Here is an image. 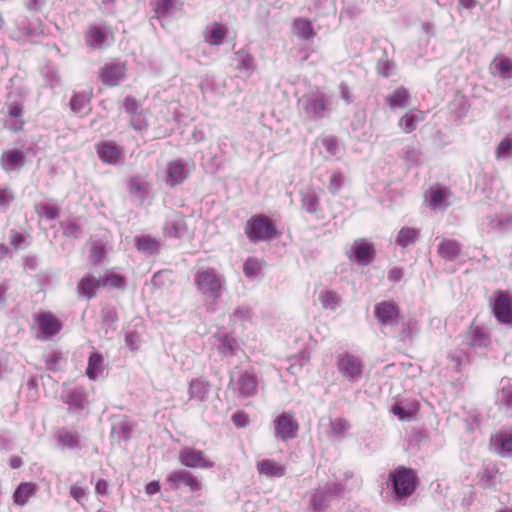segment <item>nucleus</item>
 I'll return each instance as SVG.
<instances>
[{"instance_id":"nucleus-1","label":"nucleus","mask_w":512,"mask_h":512,"mask_svg":"<svg viewBox=\"0 0 512 512\" xmlns=\"http://www.w3.org/2000/svg\"><path fill=\"white\" fill-rule=\"evenodd\" d=\"M197 292L207 300L216 301L226 289V279L214 268H200L194 275Z\"/></svg>"},{"instance_id":"nucleus-2","label":"nucleus","mask_w":512,"mask_h":512,"mask_svg":"<svg viewBox=\"0 0 512 512\" xmlns=\"http://www.w3.org/2000/svg\"><path fill=\"white\" fill-rule=\"evenodd\" d=\"M331 97L322 90L304 94L298 100V109L308 120L317 121L329 116L331 112Z\"/></svg>"},{"instance_id":"nucleus-3","label":"nucleus","mask_w":512,"mask_h":512,"mask_svg":"<svg viewBox=\"0 0 512 512\" xmlns=\"http://www.w3.org/2000/svg\"><path fill=\"white\" fill-rule=\"evenodd\" d=\"M417 482L418 477L411 468L400 466L389 473L393 498L397 501L410 497L416 489Z\"/></svg>"},{"instance_id":"nucleus-4","label":"nucleus","mask_w":512,"mask_h":512,"mask_svg":"<svg viewBox=\"0 0 512 512\" xmlns=\"http://www.w3.org/2000/svg\"><path fill=\"white\" fill-rule=\"evenodd\" d=\"M245 234L253 243L270 241L276 236L277 229L269 217L263 214H258L252 216L246 222Z\"/></svg>"},{"instance_id":"nucleus-5","label":"nucleus","mask_w":512,"mask_h":512,"mask_svg":"<svg viewBox=\"0 0 512 512\" xmlns=\"http://www.w3.org/2000/svg\"><path fill=\"white\" fill-rule=\"evenodd\" d=\"M336 482L328 483L319 486L312 494L310 500V507L313 512L324 511L329 503L335 499L344 489L343 485L339 482V477L335 476Z\"/></svg>"},{"instance_id":"nucleus-6","label":"nucleus","mask_w":512,"mask_h":512,"mask_svg":"<svg viewBox=\"0 0 512 512\" xmlns=\"http://www.w3.org/2000/svg\"><path fill=\"white\" fill-rule=\"evenodd\" d=\"M229 386L237 392L238 398H251L258 392V377L250 370L241 371L237 377L231 374Z\"/></svg>"},{"instance_id":"nucleus-7","label":"nucleus","mask_w":512,"mask_h":512,"mask_svg":"<svg viewBox=\"0 0 512 512\" xmlns=\"http://www.w3.org/2000/svg\"><path fill=\"white\" fill-rule=\"evenodd\" d=\"M337 369L339 373L350 382H357L363 371L362 361L349 353L338 355Z\"/></svg>"},{"instance_id":"nucleus-8","label":"nucleus","mask_w":512,"mask_h":512,"mask_svg":"<svg viewBox=\"0 0 512 512\" xmlns=\"http://www.w3.org/2000/svg\"><path fill=\"white\" fill-rule=\"evenodd\" d=\"M179 462L188 468L210 469L214 467V462L209 460L204 451L192 447H184L179 451Z\"/></svg>"},{"instance_id":"nucleus-9","label":"nucleus","mask_w":512,"mask_h":512,"mask_svg":"<svg viewBox=\"0 0 512 512\" xmlns=\"http://www.w3.org/2000/svg\"><path fill=\"white\" fill-rule=\"evenodd\" d=\"M400 309L392 301H381L374 307V316L383 326H395L398 323Z\"/></svg>"},{"instance_id":"nucleus-10","label":"nucleus","mask_w":512,"mask_h":512,"mask_svg":"<svg viewBox=\"0 0 512 512\" xmlns=\"http://www.w3.org/2000/svg\"><path fill=\"white\" fill-rule=\"evenodd\" d=\"M492 311L497 321L504 325H512V304L510 298L502 291L495 294Z\"/></svg>"},{"instance_id":"nucleus-11","label":"nucleus","mask_w":512,"mask_h":512,"mask_svg":"<svg viewBox=\"0 0 512 512\" xmlns=\"http://www.w3.org/2000/svg\"><path fill=\"white\" fill-rule=\"evenodd\" d=\"M298 428V423L290 413L284 412L274 420L275 436L282 440L295 438Z\"/></svg>"},{"instance_id":"nucleus-12","label":"nucleus","mask_w":512,"mask_h":512,"mask_svg":"<svg viewBox=\"0 0 512 512\" xmlns=\"http://www.w3.org/2000/svg\"><path fill=\"white\" fill-rule=\"evenodd\" d=\"M352 255L359 265L366 266L375 258L374 245L366 239H357L351 246Z\"/></svg>"},{"instance_id":"nucleus-13","label":"nucleus","mask_w":512,"mask_h":512,"mask_svg":"<svg viewBox=\"0 0 512 512\" xmlns=\"http://www.w3.org/2000/svg\"><path fill=\"white\" fill-rule=\"evenodd\" d=\"M167 482L173 489H178L181 485H186L191 491H199L202 487L199 480L192 473L184 469L170 473L167 477Z\"/></svg>"},{"instance_id":"nucleus-14","label":"nucleus","mask_w":512,"mask_h":512,"mask_svg":"<svg viewBox=\"0 0 512 512\" xmlns=\"http://www.w3.org/2000/svg\"><path fill=\"white\" fill-rule=\"evenodd\" d=\"M125 71L123 63H108L100 69L99 78L107 86H116L124 77Z\"/></svg>"},{"instance_id":"nucleus-15","label":"nucleus","mask_w":512,"mask_h":512,"mask_svg":"<svg viewBox=\"0 0 512 512\" xmlns=\"http://www.w3.org/2000/svg\"><path fill=\"white\" fill-rule=\"evenodd\" d=\"M451 191L447 187H431L427 193L428 205L432 210H445L449 205Z\"/></svg>"},{"instance_id":"nucleus-16","label":"nucleus","mask_w":512,"mask_h":512,"mask_svg":"<svg viewBox=\"0 0 512 512\" xmlns=\"http://www.w3.org/2000/svg\"><path fill=\"white\" fill-rule=\"evenodd\" d=\"M101 286V277L97 278L92 274L82 277L77 284V295L79 298L90 300L96 296Z\"/></svg>"},{"instance_id":"nucleus-17","label":"nucleus","mask_w":512,"mask_h":512,"mask_svg":"<svg viewBox=\"0 0 512 512\" xmlns=\"http://www.w3.org/2000/svg\"><path fill=\"white\" fill-rule=\"evenodd\" d=\"M490 71L494 77L503 81H511L512 59L503 55L496 56L490 64Z\"/></svg>"},{"instance_id":"nucleus-18","label":"nucleus","mask_w":512,"mask_h":512,"mask_svg":"<svg viewBox=\"0 0 512 512\" xmlns=\"http://www.w3.org/2000/svg\"><path fill=\"white\" fill-rule=\"evenodd\" d=\"M96 151L99 158L107 164L114 165L116 164L121 155V148L112 141H105L97 144Z\"/></svg>"},{"instance_id":"nucleus-19","label":"nucleus","mask_w":512,"mask_h":512,"mask_svg":"<svg viewBox=\"0 0 512 512\" xmlns=\"http://www.w3.org/2000/svg\"><path fill=\"white\" fill-rule=\"evenodd\" d=\"M188 176V171L181 159L171 161L167 165V185L173 187L181 184Z\"/></svg>"},{"instance_id":"nucleus-20","label":"nucleus","mask_w":512,"mask_h":512,"mask_svg":"<svg viewBox=\"0 0 512 512\" xmlns=\"http://www.w3.org/2000/svg\"><path fill=\"white\" fill-rule=\"evenodd\" d=\"M187 233V225L182 215L172 214L164 225V234L171 238H181Z\"/></svg>"},{"instance_id":"nucleus-21","label":"nucleus","mask_w":512,"mask_h":512,"mask_svg":"<svg viewBox=\"0 0 512 512\" xmlns=\"http://www.w3.org/2000/svg\"><path fill=\"white\" fill-rule=\"evenodd\" d=\"M235 68L245 77H250L257 68L253 56L246 50H239L234 54Z\"/></svg>"},{"instance_id":"nucleus-22","label":"nucleus","mask_w":512,"mask_h":512,"mask_svg":"<svg viewBox=\"0 0 512 512\" xmlns=\"http://www.w3.org/2000/svg\"><path fill=\"white\" fill-rule=\"evenodd\" d=\"M491 446L501 457L512 456V434L501 432L491 438Z\"/></svg>"},{"instance_id":"nucleus-23","label":"nucleus","mask_w":512,"mask_h":512,"mask_svg":"<svg viewBox=\"0 0 512 512\" xmlns=\"http://www.w3.org/2000/svg\"><path fill=\"white\" fill-rule=\"evenodd\" d=\"M39 330L45 336H53L61 330L60 321L50 312L41 313L37 318Z\"/></svg>"},{"instance_id":"nucleus-24","label":"nucleus","mask_w":512,"mask_h":512,"mask_svg":"<svg viewBox=\"0 0 512 512\" xmlns=\"http://www.w3.org/2000/svg\"><path fill=\"white\" fill-rule=\"evenodd\" d=\"M228 33L225 25L214 22L204 31V39L211 46H219L224 42Z\"/></svg>"},{"instance_id":"nucleus-25","label":"nucleus","mask_w":512,"mask_h":512,"mask_svg":"<svg viewBox=\"0 0 512 512\" xmlns=\"http://www.w3.org/2000/svg\"><path fill=\"white\" fill-rule=\"evenodd\" d=\"M7 109L10 120L6 122V127L14 132L22 130L24 126L22 104L19 102L8 103Z\"/></svg>"},{"instance_id":"nucleus-26","label":"nucleus","mask_w":512,"mask_h":512,"mask_svg":"<svg viewBox=\"0 0 512 512\" xmlns=\"http://www.w3.org/2000/svg\"><path fill=\"white\" fill-rule=\"evenodd\" d=\"M210 392V384L204 378L193 379L189 383L188 394L190 400L203 402L207 399Z\"/></svg>"},{"instance_id":"nucleus-27","label":"nucleus","mask_w":512,"mask_h":512,"mask_svg":"<svg viewBox=\"0 0 512 512\" xmlns=\"http://www.w3.org/2000/svg\"><path fill=\"white\" fill-rule=\"evenodd\" d=\"M64 403L75 410H82L87 402V396L83 387H75L62 395Z\"/></svg>"},{"instance_id":"nucleus-28","label":"nucleus","mask_w":512,"mask_h":512,"mask_svg":"<svg viewBox=\"0 0 512 512\" xmlns=\"http://www.w3.org/2000/svg\"><path fill=\"white\" fill-rule=\"evenodd\" d=\"M24 164V155L22 151H5L1 156V167L7 171H13L21 168Z\"/></svg>"},{"instance_id":"nucleus-29","label":"nucleus","mask_w":512,"mask_h":512,"mask_svg":"<svg viewBox=\"0 0 512 512\" xmlns=\"http://www.w3.org/2000/svg\"><path fill=\"white\" fill-rule=\"evenodd\" d=\"M257 471L265 477H282L285 474V468L270 459H263L257 462Z\"/></svg>"},{"instance_id":"nucleus-30","label":"nucleus","mask_w":512,"mask_h":512,"mask_svg":"<svg viewBox=\"0 0 512 512\" xmlns=\"http://www.w3.org/2000/svg\"><path fill=\"white\" fill-rule=\"evenodd\" d=\"M302 208L310 213L316 214L320 207V193L315 189H307L301 192Z\"/></svg>"},{"instance_id":"nucleus-31","label":"nucleus","mask_w":512,"mask_h":512,"mask_svg":"<svg viewBox=\"0 0 512 512\" xmlns=\"http://www.w3.org/2000/svg\"><path fill=\"white\" fill-rule=\"evenodd\" d=\"M461 252L460 244L455 240L444 239L441 241L438 247V254L441 258L453 261Z\"/></svg>"},{"instance_id":"nucleus-32","label":"nucleus","mask_w":512,"mask_h":512,"mask_svg":"<svg viewBox=\"0 0 512 512\" xmlns=\"http://www.w3.org/2000/svg\"><path fill=\"white\" fill-rule=\"evenodd\" d=\"M36 488V484L29 482L21 483L14 491V503L20 506H24L28 502V500L35 494Z\"/></svg>"},{"instance_id":"nucleus-33","label":"nucleus","mask_w":512,"mask_h":512,"mask_svg":"<svg viewBox=\"0 0 512 512\" xmlns=\"http://www.w3.org/2000/svg\"><path fill=\"white\" fill-rule=\"evenodd\" d=\"M103 361V356L98 352H94L89 356L88 365L86 369V375L88 376L89 379L96 380L102 375Z\"/></svg>"},{"instance_id":"nucleus-34","label":"nucleus","mask_w":512,"mask_h":512,"mask_svg":"<svg viewBox=\"0 0 512 512\" xmlns=\"http://www.w3.org/2000/svg\"><path fill=\"white\" fill-rule=\"evenodd\" d=\"M294 34L302 40H311L315 37L316 33L307 19L298 18L293 22Z\"/></svg>"},{"instance_id":"nucleus-35","label":"nucleus","mask_w":512,"mask_h":512,"mask_svg":"<svg viewBox=\"0 0 512 512\" xmlns=\"http://www.w3.org/2000/svg\"><path fill=\"white\" fill-rule=\"evenodd\" d=\"M136 248L148 255L157 254L159 252V242L148 235L137 236L135 238Z\"/></svg>"},{"instance_id":"nucleus-36","label":"nucleus","mask_w":512,"mask_h":512,"mask_svg":"<svg viewBox=\"0 0 512 512\" xmlns=\"http://www.w3.org/2000/svg\"><path fill=\"white\" fill-rule=\"evenodd\" d=\"M182 2L180 0H155L154 12L158 19L171 14L177 8H181Z\"/></svg>"},{"instance_id":"nucleus-37","label":"nucleus","mask_w":512,"mask_h":512,"mask_svg":"<svg viewBox=\"0 0 512 512\" xmlns=\"http://www.w3.org/2000/svg\"><path fill=\"white\" fill-rule=\"evenodd\" d=\"M264 266V260L256 257H249L243 264V273L248 279L254 280L260 275Z\"/></svg>"},{"instance_id":"nucleus-38","label":"nucleus","mask_w":512,"mask_h":512,"mask_svg":"<svg viewBox=\"0 0 512 512\" xmlns=\"http://www.w3.org/2000/svg\"><path fill=\"white\" fill-rule=\"evenodd\" d=\"M486 220L488 227L492 231L502 232L512 227V217L507 214L489 216Z\"/></svg>"},{"instance_id":"nucleus-39","label":"nucleus","mask_w":512,"mask_h":512,"mask_svg":"<svg viewBox=\"0 0 512 512\" xmlns=\"http://www.w3.org/2000/svg\"><path fill=\"white\" fill-rule=\"evenodd\" d=\"M419 236V230L410 227H403L397 234L396 244L402 248H406L414 244Z\"/></svg>"},{"instance_id":"nucleus-40","label":"nucleus","mask_w":512,"mask_h":512,"mask_svg":"<svg viewBox=\"0 0 512 512\" xmlns=\"http://www.w3.org/2000/svg\"><path fill=\"white\" fill-rule=\"evenodd\" d=\"M319 301L324 309L336 310L341 304V297L332 290H326L320 293Z\"/></svg>"},{"instance_id":"nucleus-41","label":"nucleus","mask_w":512,"mask_h":512,"mask_svg":"<svg viewBox=\"0 0 512 512\" xmlns=\"http://www.w3.org/2000/svg\"><path fill=\"white\" fill-rule=\"evenodd\" d=\"M408 98V91L404 88H399L388 97L387 103L392 109L405 108L408 105Z\"/></svg>"},{"instance_id":"nucleus-42","label":"nucleus","mask_w":512,"mask_h":512,"mask_svg":"<svg viewBox=\"0 0 512 512\" xmlns=\"http://www.w3.org/2000/svg\"><path fill=\"white\" fill-rule=\"evenodd\" d=\"M219 342L218 350L223 356H232L236 353L238 342L232 336L223 335L219 338Z\"/></svg>"},{"instance_id":"nucleus-43","label":"nucleus","mask_w":512,"mask_h":512,"mask_svg":"<svg viewBox=\"0 0 512 512\" xmlns=\"http://www.w3.org/2000/svg\"><path fill=\"white\" fill-rule=\"evenodd\" d=\"M35 212L40 217H44L47 220H55L60 215V208L56 205L52 204H36L35 205Z\"/></svg>"},{"instance_id":"nucleus-44","label":"nucleus","mask_w":512,"mask_h":512,"mask_svg":"<svg viewBox=\"0 0 512 512\" xmlns=\"http://www.w3.org/2000/svg\"><path fill=\"white\" fill-rule=\"evenodd\" d=\"M86 42L92 48H102L105 43V34L101 29L93 27L87 34Z\"/></svg>"},{"instance_id":"nucleus-45","label":"nucleus","mask_w":512,"mask_h":512,"mask_svg":"<svg viewBox=\"0 0 512 512\" xmlns=\"http://www.w3.org/2000/svg\"><path fill=\"white\" fill-rule=\"evenodd\" d=\"M57 439L63 448H79V441L77 437L68 430L61 429L57 434Z\"/></svg>"},{"instance_id":"nucleus-46","label":"nucleus","mask_w":512,"mask_h":512,"mask_svg":"<svg viewBox=\"0 0 512 512\" xmlns=\"http://www.w3.org/2000/svg\"><path fill=\"white\" fill-rule=\"evenodd\" d=\"M14 193L8 187L0 186V212L5 213L14 201Z\"/></svg>"},{"instance_id":"nucleus-47","label":"nucleus","mask_w":512,"mask_h":512,"mask_svg":"<svg viewBox=\"0 0 512 512\" xmlns=\"http://www.w3.org/2000/svg\"><path fill=\"white\" fill-rule=\"evenodd\" d=\"M89 103V98L86 94L77 93L74 94L70 100V107L72 111L76 113H81L84 111L86 106Z\"/></svg>"},{"instance_id":"nucleus-48","label":"nucleus","mask_w":512,"mask_h":512,"mask_svg":"<svg viewBox=\"0 0 512 512\" xmlns=\"http://www.w3.org/2000/svg\"><path fill=\"white\" fill-rule=\"evenodd\" d=\"M420 119L414 113L405 114L399 121V126L405 133H410L416 129V123Z\"/></svg>"},{"instance_id":"nucleus-49","label":"nucleus","mask_w":512,"mask_h":512,"mask_svg":"<svg viewBox=\"0 0 512 512\" xmlns=\"http://www.w3.org/2000/svg\"><path fill=\"white\" fill-rule=\"evenodd\" d=\"M70 496L80 505H84L88 499V489L74 484L69 489Z\"/></svg>"},{"instance_id":"nucleus-50","label":"nucleus","mask_w":512,"mask_h":512,"mask_svg":"<svg viewBox=\"0 0 512 512\" xmlns=\"http://www.w3.org/2000/svg\"><path fill=\"white\" fill-rule=\"evenodd\" d=\"M469 344L472 347H486L489 344V337L479 329L471 332Z\"/></svg>"},{"instance_id":"nucleus-51","label":"nucleus","mask_w":512,"mask_h":512,"mask_svg":"<svg viewBox=\"0 0 512 512\" xmlns=\"http://www.w3.org/2000/svg\"><path fill=\"white\" fill-rule=\"evenodd\" d=\"M102 321L105 326H107L109 329L115 331L116 323L118 321V316H117L116 311L111 308H104L102 310Z\"/></svg>"},{"instance_id":"nucleus-52","label":"nucleus","mask_w":512,"mask_h":512,"mask_svg":"<svg viewBox=\"0 0 512 512\" xmlns=\"http://www.w3.org/2000/svg\"><path fill=\"white\" fill-rule=\"evenodd\" d=\"M333 435L342 437L344 433L350 428V424L343 418H336L330 423Z\"/></svg>"},{"instance_id":"nucleus-53","label":"nucleus","mask_w":512,"mask_h":512,"mask_svg":"<svg viewBox=\"0 0 512 512\" xmlns=\"http://www.w3.org/2000/svg\"><path fill=\"white\" fill-rule=\"evenodd\" d=\"M395 71V64L384 58V59H380L378 62H377V72L379 75L383 76V77H389L391 76Z\"/></svg>"},{"instance_id":"nucleus-54","label":"nucleus","mask_w":512,"mask_h":512,"mask_svg":"<svg viewBox=\"0 0 512 512\" xmlns=\"http://www.w3.org/2000/svg\"><path fill=\"white\" fill-rule=\"evenodd\" d=\"M343 181H344V179L340 172H338V171L333 172L330 176V180H329L327 189L329 190L330 193L336 194L341 189V187L343 185Z\"/></svg>"},{"instance_id":"nucleus-55","label":"nucleus","mask_w":512,"mask_h":512,"mask_svg":"<svg viewBox=\"0 0 512 512\" xmlns=\"http://www.w3.org/2000/svg\"><path fill=\"white\" fill-rule=\"evenodd\" d=\"M233 320L241 322L251 321L252 311L248 306H238L231 315Z\"/></svg>"},{"instance_id":"nucleus-56","label":"nucleus","mask_w":512,"mask_h":512,"mask_svg":"<svg viewBox=\"0 0 512 512\" xmlns=\"http://www.w3.org/2000/svg\"><path fill=\"white\" fill-rule=\"evenodd\" d=\"M9 242L16 250L22 249L29 245L26 242L25 236L14 229L10 231Z\"/></svg>"},{"instance_id":"nucleus-57","label":"nucleus","mask_w":512,"mask_h":512,"mask_svg":"<svg viewBox=\"0 0 512 512\" xmlns=\"http://www.w3.org/2000/svg\"><path fill=\"white\" fill-rule=\"evenodd\" d=\"M101 286L120 288L123 286V277L117 274H109L101 278Z\"/></svg>"},{"instance_id":"nucleus-58","label":"nucleus","mask_w":512,"mask_h":512,"mask_svg":"<svg viewBox=\"0 0 512 512\" xmlns=\"http://www.w3.org/2000/svg\"><path fill=\"white\" fill-rule=\"evenodd\" d=\"M322 144L330 155H337L340 153V145L335 138L327 137L323 139Z\"/></svg>"},{"instance_id":"nucleus-59","label":"nucleus","mask_w":512,"mask_h":512,"mask_svg":"<svg viewBox=\"0 0 512 512\" xmlns=\"http://www.w3.org/2000/svg\"><path fill=\"white\" fill-rule=\"evenodd\" d=\"M500 402L507 408H512V385L508 384L502 386Z\"/></svg>"},{"instance_id":"nucleus-60","label":"nucleus","mask_w":512,"mask_h":512,"mask_svg":"<svg viewBox=\"0 0 512 512\" xmlns=\"http://www.w3.org/2000/svg\"><path fill=\"white\" fill-rule=\"evenodd\" d=\"M512 149V143L509 139L505 138L498 144L495 154L498 159L505 157Z\"/></svg>"},{"instance_id":"nucleus-61","label":"nucleus","mask_w":512,"mask_h":512,"mask_svg":"<svg viewBox=\"0 0 512 512\" xmlns=\"http://www.w3.org/2000/svg\"><path fill=\"white\" fill-rule=\"evenodd\" d=\"M124 108L128 114L134 116L138 112L139 104L134 98L126 97L124 101Z\"/></svg>"},{"instance_id":"nucleus-62","label":"nucleus","mask_w":512,"mask_h":512,"mask_svg":"<svg viewBox=\"0 0 512 512\" xmlns=\"http://www.w3.org/2000/svg\"><path fill=\"white\" fill-rule=\"evenodd\" d=\"M105 254L104 247L101 245H93L90 250V257L94 263H99Z\"/></svg>"},{"instance_id":"nucleus-63","label":"nucleus","mask_w":512,"mask_h":512,"mask_svg":"<svg viewBox=\"0 0 512 512\" xmlns=\"http://www.w3.org/2000/svg\"><path fill=\"white\" fill-rule=\"evenodd\" d=\"M137 342H138V336H137V334L135 332H129V333L126 334V336H125V345L130 350L134 351V350L138 349Z\"/></svg>"},{"instance_id":"nucleus-64","label":"nucleus","mask_w":512,"mask_h":512,"mask_svg":"<svg viewBox=\"0 0 512 512\" xmlns=\"http://www.w3.org/2000/svg\"><path fill=\"white\" fill-rule=\"evenodd\" d=\"M392 411L400 420H409L411 418V413L398 404L392 407Z\"/></svg>"}]
</instances>
